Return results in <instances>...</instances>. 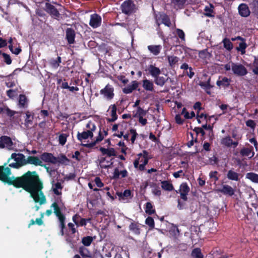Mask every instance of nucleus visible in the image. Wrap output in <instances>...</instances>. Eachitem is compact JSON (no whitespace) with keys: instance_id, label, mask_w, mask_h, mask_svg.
<instances>
[{"instance_id":"nucleus-1","label":"nucleus","mask_w":258,"mask_h":258,"mask_svg":"<svg viewBox=\"0 0 258 258\" xmlns=\"http://www.w3.org/2000/svg\"><path fill=\"white\" fill-rule=\"evenodd\" d=\"M11 175V169L7 167L0 166V180L16 187H22L30 194L36 203L40 205L46 203V198L42 189L43 184L35 172L28 171L20 177H15Z\"/></svg>"},{"instance_id":"nucleus-2","label":"nucleus","mask_w":258,"mask_h":258,"mask_svg":"<svg viewBox=\"0 0 258 258\" xmlns=\"http://www.w3.org/2000/svg\"><path fill=\"white\" fill-rule=\"evenodd\" d=\"M63 186L61 183L57 182H52L51 190L54 194L53 196V203L51 205V208L53 209V212L58 218L60 227L61 228V235H63V229L65 227L64 221L66 218L61 213V211L65 209L64 204L61 198L62 189Z\"/></svg>"},{"instance_id":"nucleus-3","label":"nucleus","mask_w":258,"mask_h":258,"mask_svg":"<svg viewBox=\"0 0 258 258\" xmlns=\"http://www.w3.org/2000/svg\"><path fill=\"white\" fill-rule=\"evenodd\" d=\"M91 125L92 126L91 128V131H84L81 133L78 132L77 134L78 139L82 143V145L85 147H91L95 145V143H92L91 142V143H87L86 141L87 140L92 138L93 137L92 131L96 129L95 125L91 122L88 123L87 126L90 127Z\"/></svg>"},{"instance_id":"nucleus-4","label":"nucleus","mask_w":258,"mask_h":258,"mask_svg":"<svg viewBox=\"0 0 258 258\" xmlns=\"http://www.w3.org/2000/svg\"><path fill=\"white\" fill-rule=\"evenodd\" d=\"M12 159H13L15 162L10 163L9 166L12 168L18 169L28 164V162H27V159H26L25 156L22 154L13 153L11 155V158L8 159V162H10Z\"/></svg>"},{"instance_id":"nucleus-5","label":"nucleus","mask_w":258,"mask_h":258,"mask_svg":"<svg viewBox=\"0 0 258 258\" xmlns=\"http://www.w3.org/2000/svg\"><path fill=\"white\" fill-rule=\"evenodd\" d=\"M137 157L134 162V167L140 170H144L149 159L148 153L146 151H143L142 153L138 154Z\"/></svg>"},{"instance_id":"nucleus-6","label":"nucleus","mask_w":258,"mask_h":258,"mask_svg":"<svg viewBox=\"0 0 258 258\" xmlns=\"http://www.w3.org/2000/svg\"><path fill=\"white\" fill-rule=\"evenodd\" d=\"M100 93L103 96L104 99L107 100H110L113 99L114 96V88L111 85L107 84L104 88L100 91Z\"/></svg>"},{"instance_id":"nucleus-7","label":"nucleus","mask_w":258,"mask_h":258,"mask_svg":"<svg viewBox=\"0 0 258 258\" xmlns=\"http://www.w3.org/2000/svg\"><path fill=\"white\" fill-rule=\"evenodd\" d=\"M0 148H6L9 150H14L15 146L10 137L2 136L0 138Z\"/></svg>"},{"instance_id":"nucleus-8","label":"nucleus","mask_w":258,"mask_h":258,"mask_svg":"<svg viewBox=\"0 0 258 258\" xmlns=\"http://www.w3.org/2000/svg\"><path fill=\"white\" fill-rule=\"evenodd\" d=\"M232 72L234 75L238 76H243L247 74L246 68L238 63H232Z\"/></svg>"},{"instance_id":"nucleus-9","label":"nucleus","mask_w":258,"mask_h":258,"mask_svg":"<svg viewBox=\"0 0 258 258\" xmlns=\"http://www.w3.org/2000/svg\"><path fill=\"white\" fill-rule=\"evenodd\" d=\"M122 12L127 15H129L134 12L135 5L131 1L124 2L121 5Z\"/></svg>"},{"instance_id":"nucleus-10","label":"nucleus","mask_w":258,"mask_h":258,"mask_svg":"<svg viewBox=\"0 0 258 258\" xmlns=\"http://www.w3.org/2000/svg\"><path fill=\"white\" fill-rule=\"evenodd\" d=\"M156 23L159 26L161 24H164L165 26L169 27L171 24L169 17L164 13L157 15L156 16Z\"/></svg>"},{"instance_id":"nucleus-11","label":"nucleus","mask_w":258,"mask_h":258,"mask_svg":"<svg viewBox=\"0 0 258 258\" xmlns=\"http://www.w3.org/2000/svg\"><path fill=\"white\" fill-rule=\"evenodd\" d=\"M101 18L96 14L91 15L89 25L93 28H96L99 27L101 23Z\"/></svg>"},{"instance_id":"nucleus-12","label":"nucleus","mask_w":258,"mask_h":258,"mask_svg":"<svg viewBox=\"0 0 258 258\" xmlns=\"http://www.w3.org/2000/svg\"><path fill=\"white\" fill-rule=\"evenodd\" d=\"M137 134L135 130L132 129L130 130V133L126 134L125 135H123V133L122 132H120L118 134H116L115 136L121 138L122 136L123 137V138L128 141L129 140L130 136L131 137V140L132 143H134L136 137H137Z\"/></svg>"},{"instance_id":"nucleus-13","label":"nucleus","mask_w":258,"mask_h":258,"mask_svg":"<svg viewBox=\"0 0 258 258\" xmlns=\"http://www.w3.org/2000/svg\"><path fill=\"white\" fill-rule=\"evenodd\" d=\"M45 11L54 18L57 19L59 16V13L57 9L50 4L46 3Z\"/></svg>"},{"instance_id":"nucleus-14","label":"nucleus","mask_w":258,"mask_h":258,"mask_svg":"<svg viewBox=\"0 0 258 258\" xmlns=\"http://www.w3.org/2000/svg\"><path fill=\"white\" fill-rule=\"evenodd\" d=\"M42 161L50 163L53 164H56V157H54L52 154L44 153L41 155Z\"/></svg>"},{"instance_id":"nucleus-15","label":"nucleus","mask_w":258,"mask_h":258,"mask_svg":"<svg viewBox=\"0 0 258 258\" xmlns=\"http://www.w3.org/2000/svg\"><path fill=\"white\" fill-rule=\"evenodd\" d=\"M116 110V106L115 104H112L109 106L107 110L108 114L110 116V117L108 118L109 121H114L117 119Z\"/></svg>"},{"instance_id":"nucleus-16","label":"nucleus","mask_w":258,"mask_h":258,"mask_svg":"<svg viewBox=\"0 0 258 258\" xmlns=\"http://www.w3.org/2000/svg\"><path fill=\"white\" fill-rule=\"evenodd\" d=\"M117 195L119 197V200L123 203L127 202L132 197L131 191L128 189L125 190L123 192L117 193Z\"/></svg>"},{"instance_id":"nucleus-17","label":"nucleus","mask_w":258,"mask_h":258,"mask_svg":"<svg viewBox=\"0 0 258 258\" xmlns=\"http://www.w3.org/2000/svg\"><path fill=\"white\" fill-rule=\"evenodd\" d=\"M189 191V188L186 183H183L180 185L179 189V193L182 199L184 201L187 200V195Z\"/></svg>"},{"instance_id":"nucleus-18","label":"nucleus","mask_w":258,"mask_h":258,"mask_svg":"<svg viewBox=\"0 0 258 258\" xmlns=\"http://www.w3.org/2000/svg\"><path fill=\"white\" fill-rule=\"evenodd\" d=\"M139 86V83L136 81H133L130 84L124 87L122 89V91L125 94H129L132 93L134 90H136Z\"/></svg>"},{"instance_id":"nucleus-19","label":"nucleus","mask_w":258,"mask_h":258,"mask_svg":"<svg viewBox=\"0 0 258 258\" xmlns=\"http://www.w3.org/2000/svg\"><path fill=\"white\" fill-rule=\"evenodd\" d=\"M222 145L227 147H230L232 146L234 148L236 147L238 145L237 142H233L230 137H226L223 138L221 141Z\"/></svg>"},{"instance_id":"nucleus-20","label":"nucleus","mask_w":258,"mask_h":258,"mask_svg":"<svg viewBox=\"0 0 258 258\" xmlns=\"http://www.w3.org/2000/svg\"><path fill=\"white\" fill-rule=\"evenodd\" d=\"M219 191L223 193L224 195L232 196L234 194V189L230 185L224 184L222 185L221 189L218 190Z\"/></svg>"},{"instance_id":"nucleus-21","label":"nucleus","mask_w":258,"mask_h":258,"mask_svg":"<svg viewBox=\"0 0 258 258\" xmlns=\"http://www.w3.org/2000/svg\"><path fill=\"white\" fill-rule=\"evenodd\" d=\"M239 14L242 17H247L250 14L248 6L244 4H240L238 7Z\"/></svg>"},{"instance_id":"nucleus-22","label":"nucleus","mask_w":258,"mask_h":258,"mask_svg":"<svg viewBox=\"0 0 258 258\" xmlns=\"http://www.w3.org/2000/svg\"><path fill=\"white\" fill-rule=\"evenodd\" d=\"M112 163V160L109 157H101L99 161L100 166L103 168L110 167Z\"/></svg>"},{"instance_id":"nucleus-23","label":"nucleus","mask_w":258,"mask_h":258,"mask_svg":"<svg viewBox=\"0 0 258 258\" xmlns=\"http://www.w3.org/2000/svg\"><path fill=\"white\" fill-rule=\"evenodd\" d=\"M27 162H28V163L34 164L35 165H39V166H42V160L40 158L35 157V156H30L27 158Z\"/></svg>"},{"instance_id":"nucleus-24","label":"nucleus","mask_w":258,"mask_h":258,"mask_svg":"<svg viewBox=\"0 0 258 258\" xmlns=\"http://www.w3.org/2000/svg\"><path fill=\"white\" fill-rule=\"evenodd\" d=\"M148 70L151 75L154 78L158 76L161 74L160 69L153 65H150Z\"/></svg>"},{"instance_id":"nucleus-25","label":"nucleus","mask_w":258,"mask_h":258,"mask_svg":"<svg viewBox=\"0 0 258 258\" xmlns=\"http://www.w3.org/2000/svg\"><path fill=\"white\" fill-rule=\"evenodd\" d=\"M240 154L243 156H247L249 158H252L254 155V152H253L252 147L243 148L241 150Z\"/></svg>"},{"instance_id":"nucleus-26","label":"nucleus","mask_w":258,"mask_h":258,"mask_svg":"<svg viewBox=\"0 0 258 258\" xmlns=\"http://www.w3.org/2000/svg\"><path fill=\"white\" fill-rule=\"evenodd\" d=\"M148 49L151 53L157 55L160 52L162 46L160 45H151L148 46Z\"/></svg>"},{"instance_id":"nucleus-27","label":"nucleus","mask_w":258,"mask_h":258,"mask_svg":"<svg viewBox=\"0 0 258 258\" xmlns=\"http://www.w3.org/2000/svg\"><path fill=\"white\" fill-rule=\"evenodd\" d=\"M100 151L102 153L103 155H106V157H110L111 156H114L115 155V151L113 148H110L105 149L104 148H100Z\"/></svg>"},{"instance_id":"nucleus-28","label":"nucleus","mask_w":258,"mask_h":258,"mask_svg":"<svg viewBox=\"0 0 258 258\" xmlns=\"http://www.w3.org/2000/svg\"><path fill=\"white\" fill-rule=\"evenodd\" d=\"M143 87L147 91H152L154 90L153 83L147 79L144 80L143 81Z\"/></svg>"},{"instance_id":"nucleus-29","label":"nucleus","mask_w":258,"mask_h":258,"mask_svg":"<svg viewBox=\"0 0 258 258\" xmlns=\"http://www.w3.org/2000/svg\"><path fill=\"white\" fill-rule=\"evenodd\" d=\"M230 82V79L226 77H222L221 78H219V79L217 81L216 84L217 86L219 87H225L229 85Z\"/></svg>"},{"instance_id":"nucleus-30","label":"nucleus","mask_w":258,"mask_h":258,"mask_svg":"<svg viewBox=\"0 0 258 258\" xmlns=\"http://www.w3.org/2000/svg\"><path fill=\"white\" fill-rule=\"evenodd\" d=\"M75 32L71 29H68L66 31V37L70 44H72L74 42L75 39Z\"/></svg>"},{"instance_id":"nucleus-31","label":"nucleus","mask_w":258,"mask_h":258,"mask_svg":"<svg viewBox=\"0 0 258 258\" xmlns=\"http://www.w3.org/2000/svg\"><path fill=\"white\" fill-rule=\"evenodd\" d=\"M239 174L233 170H230L228 171L227 177L231 180L238 181L239 180Z\"/></svg>"},{"instance_id":"nucleus-32","label":"nucleus","mask_w":258,"mask_h":258,"mask_svg":"<svg viewBox=\"0 0 258 258\" xmlns=\"http://www.w3.org/2000/svg\"><path fill=\"white\" fill-rule=\"evenodd\" d=\"M28 105V100L24 95H20L19 98L18 105L21 108H25Z\"/></svg>"},{"instance_id":"nucleus-33","label":"nucleus","mask_w":258,"mask_h":258,"mask_svg":"<svg viewBox=\"0 0 258 258\" xmlns=\"http://www.w3.org/2000/svg\"><path fill=\"white\" fill-rule=\"evenodd\" d=\"M70 162V160L67 157L63 155H60L56 157V164H60L63 165H68Z\"/></svg>"},{"instance_id":"nucleus-34","label":"nucleus","mask_w":258,"mask_h":258,"mask_svg":"<svg viewBox=\"0 0 258 258\" xmlns=\"http://www.w3.org/2000/svg\"><path fill=\"white\" fill-rule=\"evenodd\" d=\"M167 58L170 66L172 68L174 67L175 65L178 62L179 58L174 55H168Z\"/></svg>"},{"instance_id":"nucleus-35","label":"nucleus","mask_w":258,"mask_h":258,"mask_svg":"<svg viewBox=\"0 0 258 258\" xmlns=\"http://www.w3.org/2000/svg\"><path fill=\"white\" fill-rule=\"evenodd\" d=\"M210 78H209L207 82H200L199 83L200 86L205 89L208 94L210 93L209 90L212 87V86L210 84Z\"/></svg>"},{"instance_id":"nucleus-36","label":"nucleus","mask_w":258,"mask_h":258,"mask_svg":"<svg viewBox=\"0 0 258 258\" xmlns=\"http://www.w3.org/2000/svg\"><path fill=\"white\" fill-rule=\"evenodd\" d=\"M167 80V79L166 76H158L155 78L154 81L157 85L163 86L165 84Z\"/></svg>"},{"instance_id":"nucleus-37","label":"nucleus","mask_w":258,"mask_h":258,"mask_svg":"<svg viewBox=\"0 0 258 258\" xmlns=\"http://www.w3.org/2000/svg\"><path fill=\"white\" fill-rule=\"evenodd\" d=\"M245 176L246 178L251 181L258 183V174L253 172H249L246 174Z\"/></svg>"},{"instance_id":"nucleus-38","label":"nucleus","mask_w":258,"mask_h":258,"mask_svg":"<svg viewBox=\"0 0 258 258\" xmlns=\"http://www.w3.org/2000/svg\"><path fill=\"white\" fill-rule=\"evenodd\" d=\"M161 187L162 188L168 191H171L173 190V186L170 182L168 181H163L161 182Z\"/></svg>"},{"instance_id":"nucleus-39","label":"nucleus","mask_w":258,"mask_h":258,"mask_svg":"<svg viewBox=\"0 0 258 258\" xmlns=\"http://www.w3.org/2000/svg\"><path fill=\"white\" fill-rule=\"evenodd\" d=\"M146 111L140 107H138L137 110L133 112V115L135 117L144 116L146 115Z\"/></svg>"},{"instance_id":"nucleus-40","label":"nucleus","mask_w":258,"mask_h":258,"mask_svg":"<svg viewBox=\"0 0 258 258\" xmlns=\"http://www.w3.org/2000/svg\"><path fill=\"white\" fill-rule=\"evenodd\" d=\"M247 45L245 43V40L244 39L243 41H241V42L239 44V46L237 47V50L239 51H240L242 54H243L245 53V49L247 47Z\"/></svg>"},{"instance_id":"nucleus-41","label":"nucleus","mask_w":258,"mask_h":258,"mask_svg":"<svg viewBox=\"0 0 258 258\" xmlns=\"http://www.w3.org/2000/svg\"><path fill=\"white\" fill-rule=\"evenodd\" d=\"M26 117L25 120V125L27 127H28L29 126V125L32 124L33 117L31 114L30 112H29V111H27L26 113Z\"/></svg>"},{"instance_id":"nucleus-42","label":"nucleus","mask_w":258,"mask_h":258,"mask_svg":"<svg viewBox=\"0 0 258 258\" xmlns=\"http://www.w3.org/2000/svg\"><path fill=\"white\" fill-rule=\"evenodd\" d=\"M17 112L16 111H14L13 110H11L9 108L7 107L5 108H0V114L1 113H4L6 114L8 116H12L14 114H15Z\"/></svg>"},{"instance_id":"nucleus-43","label":"nucleus","mask_w":258,"mask_h":258,"mask_svg":"<svg viewBox=\"0 0 258 258\" xmlns=\"http://www.w3.org/2000/svg\"><path fill=\"white\" fill-rule=\"evenodd\" d=\"M222 42L223 43L224 48L230 51L233 48V44L229 39L224 38Z\"/></svg>"},{"instance_id":"nucleus-44","label":"nucleus","mask_w":258,"mask_h":258,"mask_svg":"<svg viewBox=\"0 0 258 258\" xmlns=\"http://www.w3.org/2000/svg\"><path fill=\"white\" fill-rule=\"evenodd\" d=\"M213 9L214 7L211 4H210L209 5L206 6L204 10L205 12V15L208 17L213 16L212 14L213 13Z\"/></svg>"},{"instance_id":"nucleus-45","label":"nucleus","mask_w":258,"mask_h":258,"mask_svg":"<svg viewBox=\"0 0 258 258\" xmlns=\"http://www.w3.org/2000/svg\"><path fill=\"white\" fill-rule=\"evenodd\" d=\"M191 256L193 258H203V255L200 248L194 249L192 251Z\"/></svg>"},{"instance_id":"nucleus-46","label":"nucleus","mask_w":258,"mask_h":258,"mask_svg":"<svg viewBox=\"0 0 258 258\" xmlns=\"http://www.w3.org/2000/svg\"><path fill=\"white\" fill-rule=\"evenodd\" d=\"M145 212L146 213L151 215L155 212V210L153 208V206L151 203L148 202L146 203Z\"/></svg>"},{"instance_id":"nucleus-47","label":"nucleus","mask_w":258,"mask_h":258,"mask_svg":"<svg viewBox=\"0 0 258 258\" xmlns=\"http://www.w3.org/2000/svg\"><path fill=\"white\" fill-rule=\"evenodd\" d=\"M61 62V58L58 56L57 59H52L50 61V64L51 67L54 69H56L59 66V63Z\"/></svg>"},{"instance_id":"nucleus-48","label":"nucleus","mask_w":258,"mask_h":258,"mask_svg":"<svg viewBox=\"0 0 258 258\" xmlns=\"http://www.w3.org/2000/svg\"><path fill=\"white\" fill-rule=\"evenodd\" d=\"M68 137L66 134H62L59 136L58 141L61 145L63 146L66 144Z\"/></svg>"},{"instance_id":"nucleus-49","label":"nucleus","mask_w":258,"mask_h":258,"mask_svg":"<svg viewBox=\"0 0 258 258\" xmlns=\"http://www.w3.org/2000/svg\"><path fill=\"white\" fill-rule=\"evenodd\" d=\"M93 239L90 236L84 237L82 239L83 244L87 246H89L92 242Z\"/></svg>"},{"instance_id":"nucleus-50","label":"nucleus","mask_w":258,"mask_h":258,"mask_svg":"<svg viewBox=\"0 0 258 258\" xmlns=\"http://www.w3.org/2000/svg\"><path fill=\"white\" fill-rule=\"evenodd\" d=\"M176 34L177 35L178 37L181 39V40L183 41H185V34L184 32L180 29H176Z\"/></svg>"},{"instance_id":"nucleus-51","label":"nucleus","mask_w":258,"mask_h":258,"mask_svg":"<svg viewBox=\"0 0 258 258\" xmlns=\"http://www.w3.org/2000/svg\"><path fill=\"white\" fill-rule=\"evenodd\" d=\"M152 192L153 195L156 196H160L161 195V191L160 188L158 186H153L152 189Z\"/></svg>"},{"instance_id":"nucleus-52","label":"nucleus","mask_w":258,"mask_h":258,"mask_svg":"<svg viewBox=\"0 0 258 258\" xmlns=\"http://www.w3.org/2000/svg\"><path fill=\"white\" fill-rule=\"evenodd\" d=\"M130 229L136 234H139L140 233L139 229L136 224L132 223L130 226Z\"/></svg>"},{"instance_id":"nucleus-53","label":"nucleus","mask_w":258,"mask_h":258,"mask_svg":"<svg viewBox=\"0 0 258 258\" xmlns=\"http://www.w3.org/2000/svg\"><path fill=\"white\" fill-rule=\"evenodd\" d=\"M185 1L186 0H172V2L175 6H177L178 8H180L181 6L184 4Z\"/></svg>"},{"instance_id":"nucleus-54","label":"nucleus","mask_w":258,"mask_h":258,"mask_svg":"<svg viewBox=\"0 0 258 258\" xmlns=\"http://www.w3.org/2000/svg\"><path fill=\"white\" fill-rule=\"evenodd\" d=\"M146 224L151 228H153L154 227V221L152 217H149L146 219Z\"/></svg>"},{"instance_id":"nucleus-55","label":"nucleus","mask_w":258,"mask_h":258,"mask_svg":"<svg viewBox=\"0 0 258 258\" xmlns=\"http://www.w3.org/2000/svg\"><path fill=\"white\" fill-rule=\"evenodd\" d=\"M7 94L11 99H14L17 95L16 91L11 89L7 91Z\"/></svg>"},{"instance_id":"nucleus-56","label":"nucleus","mask_w":258,"mask_h":258,"mask_svg":"<svg viewBox=\"0 0 258 258\" xmlns=\"http://www.w3.org/2000/svg\"><path fill=\"white\" fill-rule=\"evenodd\" d=\"M94 182L98 187H102L104 186V184L101 181L100 178L98 177H97L94 179Z\"/></svg>"},{"instance_id":"nucleus-57","label":"nucleus","mask_w":258,"mask_h":258,"mask_svg":"<svg viewBox=\"0 0 258 258\" xmlns=\"http://www.w3.org/2000/svg\"><path fill=\"white\" fill-rule=\"evenodd\" d=\"M3 56L4 59L6 63L8 64H10L12 62V60L10 57V56L6 54V53H3Z\"/></svg>"},{"instance_id":"nucleus-58","label":"nucleus","mask_w":258,"mask_h":258,"mask_svg":"<svg viewBox=\"0 0 258 258\" xmlns=\"http://www.w3.org/2000/svg\"><path fill=\"white\" fill-rule=\"evenodd\" d=\"M199 55L200 57L205 58L209 55V54L206 50H204L199 52Z\"/></svg>"},{"instance_id":"nucleus-59","label":"nucleus","mask_w":258,"mask_h":258,"mask_svg":"<svg viewBox=\"0 0 258 258\" xmlns=\"http://www.w3.org/2000/svg\"><path fill=\"white\" fill-rule=\"evenodd\" d=\"M173 175L175 178H177L182 176H184V174L182 170H180L177 172H174Z\"/></svg>"},{"instance_id":"nucleus-60","label":"nucleus","mask_w":258,"mask_h":258,"mask_svg":"<svg viewBox=\"0 0 258 258\" xmlns=\"http://www.w3.org/2000/svg\"><path fill=\"white\" fill-rule=\"evenodd\" d=\"M246 125L247 126H249L250 127V128H252V129H254V128L255 127V122H254L253 120H248L246 122Z\"/></svg>"},{"instance_id":"nucleus-61","label":"nucleus","mask_w":258,"mask_h":258,"mask_svg":"<svg viewBox=\"0 0 258 258\" xmlns=\"http://www.w3.org/2000/svg\"><path fill=\"white\" fill-rule=\"evenodd\" d=\"M120 176V171L118 168H115L113 174V178L114 179L119 178Z\"/></svg>"},{"instance_id":"nucleus-62","label":"nucleus","mask_w":258,"mask_h":258,"mask_svg":"<svg viewBox=\"0 0 258 258\" xmlns=\"http://www.w3.org/2000/svg\"><path fill=\"white\" fill-rule=\"evenodd\" d=\"M249 141L251 143L253 144L254 148L256 150V151H258V143L255 138H252L249 140Z\"/></svg>"},{"instance_id":"nucleus-63","label":"nucleus","mask_w":258,"mask_h":258,"mask_svg":"<svg viewBox=\"0 0 258 258\" xmlns=\"http://www.w3.org/2000/svg\"><path fill=\"white\" fill-rule=\"evenodd\" d=\"M90 219H81L80 222H78V225H77V226H85L86 225L87 221H89Z\"/></svg>"},{"instance_id":"nucleus-64","label":"nucleus","mask_w":258,"mask_h":258,"mask_svg":"<svg viewBox=\"0 0 258 258\" xmlns=\"http://www.w3.org/2000/svg\"><path fill=\"white\" fill-rule=\"evenodd\" d=\"M254 5V13L258 18V1H255L253 2Z\"/></svg>"}]
</instances>
